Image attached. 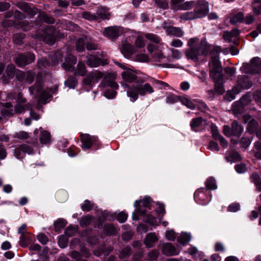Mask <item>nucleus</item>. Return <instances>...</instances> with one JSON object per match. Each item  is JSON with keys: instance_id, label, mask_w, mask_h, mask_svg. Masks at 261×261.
<instances>
[{"instance_id": "21", "label": "nucleus", "mask_w": 261, "mask_h": 261, "mask_svg": "<svg viewBox=\"0 0 261 261\" xmlns=\"http://www.w3.org/2000/svg\"><path fill=\"white\" fill-rule=\"evenodd\" d=\"M252 83L248 77L245 75L238 77V85L243 89H248L252 86Z\"/></svg>"}, {"instance_id": "26", "label": "nucleus", "mask_w": 261, "mask_h": 261, "mask_svg": "<svg viewBox=\"0 0 261 261\" xmlns=\"http://www.w3.org/2000/svg\"><path fill=\"white\" fill-rule=\"evenodd\" d=\"M58 87L55 86L54 90L46 89L44 90L40 94V100L43 102L46 101L48 98L51 97V93H54L57 91Z\"/></svg>"}, {"instance_id": "45", "label": "nucleus", "mask_w": 261, "mask_h": 261, "mask_svg": "<svg viewBox=\"0 0 261 261\" xmlns=\"http://www.w3.org/2000/svg\"><path fill=\"white\" fill-rule=\"evenodd\" d=\"M180 101L185 106L187 107L188 108L191 109H195V105L193 104V103L188 98L181 97L180 98Z\"/></svg>"}, {"instance_id": "6", "label": "nucleus", "mask_w": 261, "mask_h": 261, "mask_svg": "<svg viewBox=\"0 0 261 261\" xmlns=\"http://www.w3.org/2000/svg\"><path fill=\"white\" fill-rule=\"evenodd\" d=\"M35 55L31 53L25 54H19L15 56V62L20 67H23L26 65L31 64L35 60Z\"/></svg>"}, {"instance_id": "24", "label": "nucleus", "mask_w": 261, "mask_h": 261, "mask_svg": "<svg viewBox=\"0 0 261 261\" xmlns=\"http://www.w3.org/2000/svg\"><path fill=\"white\" fill-rule=\"evenodd\" d=\"M240 33L237 29H232L231 31H224L223 35V38L228 42H230L233 37H237Z\"/></svg>"}, {"instance_id": "60", "label": "nucleus", "mask_w": 261, "mask_h": 261, "mask_svg": "<svg viewBox=\"0 0 261 261\" xmlns=\"http://www.w3.org/2000/svg\"><path fill=\"white\" fill-rule=\"evenodd\" d=\"M37 239L43 245L46 244L48 241L47 236L41 233L38 234Z\"/></svg>"}, {"instance_id": "46", "label": "nucleus", "mask_w": 261, "mask_h": 261, "mask_svg": "<svg viewBox=\"0 0 261 261\" xmlns=\"http://www.w3.org/2000/svg\"><path fill=\"white\" fill-rule=\"evenodd\" d=\"M17 27L18 28L22 29L24 31H28L31 29V26L30 25L29 21L24 20L19 22Z\"/></svg>"}, {"instance_id": "23", "label": "nucleus", "mask_w": 261, "mask_h": 261, "mask_svg": "<svg viewBox=\"0 0 261 261\" xmlns=\"http://www.w3.org/2000/svg\"><path fill=\"white\" fill-rule=\"evenodd\" d=\"M157 240L158 238L154 233H149L146 235L144 239V244L146 247L150 248Z\"/></svg>"}, {"instance_id": "54", "label": "nucleus", "mask_w": 261, "mask_h": 261, "mask_svg": "<svg viewBox=\"0 0 261 261\" xmlns=\"http://www.w3.org/2000/svg\"><path fill=\"white\" fill-rule=\"evenodd\" d=\"M156 5L163 9H166L168 8V3L167 0H154Z\"/></svg>"}, {"instance_id": "39", "label": "nucleus", "mask_w": 261, "mask_h": 261, "mask_svg": "<svg viewBox=\"0 0 261 261\" xmlns=\"http://www.w3.org/2000/svg\"><path fill=\"white\" fill-rule=\"evenodd\" d=\"M251 178L256 185L257 190L261 191V179L259 176L257 174L254 173L251 175Z\"/></svg>"}, {"instance_id": "58", "label": "nucleus", "mask_w": 261, "mask_h": 261, "mask_svg": "<svg viewBox=\"0 0 261 261\" xmlns=\"http://www.w3.org/2000/svg\"><path fill=\"white\" fill-rule=\"evenodd\" d=\"M250 99L249 96H244L240 99L239 101L236 102V105L237 106L238 105L246 106L250 102Z\"/></svg>"}, {"instance_id": "12", "label": "nucleus", "mask_w": 261, "mask_h": 261, "mask_svg": "<svg viewBox=\"0 0 261 261\" xmlns=\"http://www.w3.org/2000/svg\"><path fill=\"white\" fill-rule=\"evenodd\" d=\"M162 253L167 256L176 255L179 254V251L175 247L170 243H165L161 247Z\"/></svg>"}, {"instance_id": "32", "label": "nucleus", "mask_w": 261, "mask_h": 261, "mask_svg": "<svg viewBox=\"0 0 261 261\" xmlns=\"http://www.w3.org/2000/svg\"><path fill=\"white\" fill-rule=\"evenodd\" d=\"M185 0H171L170 6L174 11L182 10V4Z\"/></svg>"}, {"instance_id": "25", "label": "nucleus", "mask_w": 261, "mask_h": 261, "mask_svg": "<svg viewBox=\"0 0 261 261\" xmlns=\"http://www.w3.org/2000/svg\"><path fill=\"white\" fill-rule=\"evenodd\" d=\"M33 236L27 233L21 235L19 240V245L22 247H26L32 241Z\"/></svg>"}, {"instance_id": "7", "label": "nucleus", "mask_w": 261, "mask_h": 261, "mask_svg": "<svg viewBox=\"0 0 261 261\" xmlns=\"http://www.w3.org/2000/svg\"><path fill=\"white\" fill-rule=\"evenodd\" d=\"M194 10L198 18L205 17L209 12V4L206 0H197Z\"/></svg>"}, {"instance_id": "9", "label": "nucleus", "mask_w": 261, "mask_h": 261, "mask_svg": "<svg viewBox=\"0 0 261 261\" xmlns=\"http://www.w3.org/2000/svg\"><path fill=\"white\" fill-rule=\"evenodd\" d=\"M126 90L127 96L130 98L131 101H136L139 97V92L137 84L129 86L127 84L122 85Z\"/></svg>"}, {"instance_id": "11", "label": "nucleus", "mask_w": 261, "mask_h": 261, "mask_svg": "<svg viewBox=\"0 0 261 261\" xmlns=\"http://www.w3.org/2000/svg\"><path fill=\"white\" fill-rule=\"evenodd\" d=\"M121 33V28L117 26L106 28L102 32V34L105 36L112 40L115 39Z\"/></svg>"}, {"instance_id": "18", "label": "nucleus", "mask_w": 261, "mask_h": 261, "mask_svg": "<svg viewBox=\"0 0 261 261\" xmlns=\"http://www.w3.org/2000/svg\"><path fill=\"white\" fill-rule=\"evenodd\" d=\"M16 6L31 17L34 16L37 13L36 8H31L27 3L19 2L17 3Z\"/></svg>"}, {"instance_id": "56", "label": "nucleus", "mask_w": 261, "mask_h": 261, "mask_svg": "<svg viewBox=\"0 0 261 261\" xmlns=\"http://www.w3.org/2000/svg\"><path fill=\"white\" fill-rule=\"evenodd\" d=\"M91 75H92L94 81L97 82L98 80L103 77L105 74L99 71H95L91 72Z\"/></svg>"}, {"instance_id": "64", "label": "nucleus", "mask_w": 261, "mask_h": 261, "mask_svg": "<svg viewBox=\"0 0 261 261\" xmlns=\"http://www.w3.org/2000/svg\"><path fill=\"white\" fill-rule=\"evenodd\" d=\"M240 210V204L238 203H233L229 205L227 210L231 212H236Z\"/></svg>"}, {"instance_id": "15", "label": "nucleus", "mask_w": 261, "mask_h": 261, "mask_svg": "<svg viewBox=\"0 0 261 261\" xmlns=\"http://www.w3.org/2000/svg\"><path fill=\"white\" fill-rule=\"evenodd\" d=\"M122 78L124 81L127 83H133L137 81V76L136 73L134 70L128 68L126 69L121 73Z\"/></svg>"}, {"instance_id": "31", "label": "nucleus", "mask_w": 261, "mask_h": 261, "mask_svg": "<svg viewBox=\"0 0 261 261\" xmlns=\"http://www.w3.org/2000/svg\"><path fill=\"white\" fill-rule=\"evenodd\" d=\"M38 18L39 20L48 23L52 24L55 22L54 18L53 17L47 15L43 12L39 13Z\"/></svg>"}, {"instance_id": "28", "label": "nucleus", "mask_w": 261, "mask_h": 261, "mask_svg": "<svg viewBox=\"0 0 261 261\" xmlns=\"http://www.w3.org/2000/svg\"><path fill=\"white\" fill-rule=\"evenodd\" d=\"M231 127L234 136H240L243 130L241 125L239 124L236 121L232 122Z\"/></svg>"}, {"instance_id": "61", "label": "nucleus", "mask_w": 261, "mask_h": 261, "mask_svg": "<svg viewBox=\"0 0 261 261\" xmlns=\"http://www.w3.org/2000/svg\"><path fill=\"white\" fill-rule=\"evenodd\" d=\"M136 60L141 62H147L149 61V58L146 55L139 54L136 56Z\"/></svg>"}, {"instance_id": "43", "label": "nucleus", "mask_w": 261, "mask_h": 261, "mask_svg": "<svg viewBox=\"0 0 261 261\" xmlns=\"http://www.w3.org/2000/svg\"><path fill=\"white\" fill-rule=\"evenodd\" d=\"M145 36L148 40L155 43H159L161 41V38L156 34L147 33Z\"/></svg>"}, {"instance_id": "36", "label": "nucleus", "mask_w": 261, "mask_h": 261, "mask_svg": "<svg viewBox=\"0 0 261 261\" xmlns=\"http://www.w3.org/2000/svg\"><path fill=\"white\" fill-rule=\"evenodd\" d=\"M191 240V236L187 233H182L177 239V242L182 245H185Z\"/></svg>"}, {"instance_id": "29", "label": "nucleus", "mask_w": 261, "mask_h": 261, "mask_svg": "<svg viewBox=\"0 0 261 261\" xmlns=\"http://www.w3.org/2000/svg\"><path fill=\"white\" fill-rule=\"evenodd\" d=\"M244 14L241 12H239L232 16L230 19V22L232 24H235L238 22H242L244 20Z\"/></svg>"}, {"instance_id": "62", "label": "nucleus", "mask_w": 261, "mask_h": 261, "mask_svg": "<svg viewBox=\"0 0 261 261\" xmlns=\"http://www.w3.org/2000/svg\"><path fill=\"white\" fill-rule=\"evenodd\" d=\"M183 42L178 39H174L170 43V45L173 47H181L183 45Z\"/></svg>"}, {"instance_id": "40", "label": "nucleus", "mask_w": 261, "mask_h": 261, "mask_svg": "<svg viewBox=\"0 0 261 261\" xmlns=\"http://www.w3.org/2000/svg\"><path fill=\"white\" fill-rule=\"evenodd\" d=\"M132 254L131 249L129 247L124 248L119 253V258L124 259L130 255Z\"/></svg>"}, {"instance_id": "8", "label": "nucleus", "mask_w": 261, "mask_h": 261, "mask_svg": "<svg viewBox=\"0 0 261 261\" xmlns=\"http://www.w3.org/2000/svg\"><path fill=\"white\" fill-rule=\"evenodd\" d=\"M81 140L82 143V148L83 149H88L91 147L92 144L97 143L98 138L97 137L92 136L88 134H83L81 135Z\"/></svg>"}, {"instance_id": "5", "label": "nucleus", "mask_w": 261, "mask_h": 261, "mask_svg": "<svg viewBox=\"0 0 261 261\" xmlns=\"http://www.w3.org/2000/svg\"><path fill=\"white\" fill-rule=\"evenodd\" d=\"M243 71L246 73H255L261 72V60L258 57L253 58L250 64H246L242 67Z\"/></svg>"}, {"instance_id": "59", "label": "nucleus", "mask_w": 261, "mask_h": 261, "mask_svg": "<svg viewBox=\"0 0 261 261\" xmlns=\"http://www.w3.org/2000/svg\"><path fill=\"white\" fill-rule=\"evenodd\" d=\"M236 88H233L232 91H228L226 95V99L231 101L235 98V95L239 92H236Z\"/></svg>"}, {"instance_id": "55", "label": "nucleus", "mask_w": 261, "mask_h": 261, "mask_svg": "<svg viewBox=\"0 0 261 261\" xmlns=\"http://www.w3.org/2000/svg\"><path fill=\"white\" fill-rule=\"evenodd\" d=\"M14 112L15 111L12 109H7L3 108L1 110V114L3 117H12L14 115Z\"/></svg>"}, {"instance_id": "51", "label": "nucleus", "mask_w": 261, "mask_h": 261, "mask_svg": "<svg viewBox=\"0 0 261 261\" xmlns=\"http://www.w3.org/2000/svg\"><path fill=\"white\" fill-rule=\"evenodd\" d=\"M92 217L90 216L83 217L80 221V225L82 227H85L90 225Z\"/></svg>"}, {"instance_id": "13", "label": "nucleus", "mask_w": 261, "mask_h": 261, "mask_svg": "<svg viewBox=\"0 0 261 261\" xmlns=\"http://www.w3.org/2000/svg\"><path fill=\"white\" fill-rule=\"evenodd\" d=\"M137 83L138 86L139 94L141 96H144L147 94H151L154 92L153 88L148 83H145L142 85L143 81L140 79L138 80Z\"/></svg>"}, {"instance_id": "35", "label": "nucleus", "mask_w": 261, "mask_h": 261, "mask_svg": "<svg viewBox=\"0 0 261 261\" xmlns=\"http://www.w3.org/2000/svg\"><path fill=\"white\" fill-rule=\"evenodd\" d=\"M87 38H80L76 43V49L78 51H82L84 50V45H86Z\"/></svg>"}, {"instance_id": "50", "label": "nucleus", "mask_w": 261, "mask_h": 261, "mask_svg": "<svg viewBox=\"0 0 261 261\" xmlns=\"http://www.w3.org/2000/svg\"><path fill=\"white\" fill-rule=\"evenodd\" d=\"M15 66L13 65H9L6 68V74L9 78L12 79L15 74Z\"/></svg>"}, {"instance_id": "4", "label": "nucleus", "mask_w": 261, "mask_h": 261, "mask_svg": "<svg viewBox=\"0 0 261 261\" xmlns=\"http://www.w3.org/2000/svg\"><path fill=\"white\" fill-rule=\"evenodd\" d=\"M35 38L45 42L49 45L53 44L56 39V32L54 27H49L46 28L42 34L37 33L35 35Z\"/></svg>"}, {"instance_id": "1", "label": "nucleus", "mask_w": 261, "mask_h": 261, "mask_svg": "<svg viewBox=\"0 0 261 261\" xmlns=\"http://www.w3.org/2000/svg\"><path fill=\"white\" fill-rule=\"evenodd\" d=\"M187 45L189 48L185 52L186 58L197 62L199 57L201 56L206 55L210 50V45L205 40L199 41L197 37L192 38L189 40Z\"/></svg>"}, {"instance_id": "10", "label": "nucleus", "mask_w": 261, "mask_h": 261, "mask_svg": "<svg viewBox=\"0 0 261 261\" xmlns=\"http://www.w3.org/2000/svg\"><path fill=\"white\" fill-rule=\"evenodd\" d=\"M116 78V74L114 73H107L105 74L103 79L101 83V86L105 87L107 86L112 88L117 89L118 88V85L114 80Z\"/></svg>"}, {"instance_id": "38", "label": "nucleus", "mask_w": 261, "mask_h": 261, "mask_svg": "<svg viewBox=\"0 0 261 261\" xmlns=\"http://www.w3.org/2000/svg\"><path fill=\"white\" fill-rule=\"evenodd\" d=\"M205 186L208 190H213L217 188L215 180L214 178L210 177L205 181Z\"/></svg>"}, {"instance_id": "52", "label": "nucleus", "mask_w": 261, "mask_h": 261, "mask_svg": "<svg viewBox=\"0 0 261 261\" xmlns=\"http://www.w3.org/2000/svg\"><path fill=\"white\" fill-rule=\"evenodd\" d=\"M196 2L193 1H187L183 3L182 10H189L195 6Z\"/></svg>"}, {"instance_id": "19", "label": "nucleus", "mask_w": 261, "mask_h": 261, "mask_svg": "<svg viewBox=\"0 0 261 261\" xmlns=\"http://www.w3.org/2000/svg\"><path fill=\"white\" fill-rule=\"evenodd\" d=\"M42 82V79L40 77L39 74H38L37 75L36 81L34 85L30 87L29 88L30 94H34L35 91H36L38 93H40L41 91L43 88Z\"/></svg>"}, {"instance_id": "22", "label": "nucleus", "mask_w": 261, "mask_h": 261, "mask_svg": "<svg viewBox=\"0 0 261 261\" xmlns=\"http://www.w3.org/2000/svg\"><path fill=\"white\" fill-rule=\"evenodd\" d=\"M95 15L96 20L109 19L110 18V14L108 12V10L103 8L98 9Z\"/></svg>"}, {"instance_id": "20", "label": "nucleus", "mask_w": 261, "mask_h": 261, "mask_svg": "<svg viewBox=\"0 0 261 261\" xmlns=\"http://www.w3.org/2000/svg\"><path fill=\"white\" fill-rule=\"evenodd\" d=\"M31 108L32 105L30 103H16L14 107V111L16 114H20Z\"/></svg>"}, {"instance_id": "27", "label": "nucleus", "mask_w": 261, "mask_h": 261, "mask_svg": "<svg viewBox=\"0 0 261 261\" xmlns=\"http://www.w3.org/2000/svg\"><path fill=\"white\" fill-rule=\"evenodd\" d=\"M180 18L184 21L198 19L194 11L184 13L180 16Z\"/></svg>"}, {"instance_id": "41", "label": "nucleus", "mask_w": 261, "mask_h": 261, "mask_svg": "<svg viewBox=\"0 0 261 261\" xmlns=\"http://www.w3.org/2000/svg\"><path fill=\"white\" fill-rule=\"evenodd\" d=\"M35 73L33 71H28L25 72V82L30 84L33 82L35 79Z\"/></svg>"}, {"instance_id": "42", "label": "nucleus", "mask_w": 261, "mask_h": 261, "mask_svg": "<svg viewBox=\"0 0 261 261\" xmlns=\"http://www.w3.org/2000/svg\"><path fill=\"white\" fill-rule=\"evenodd\" d=\"M151 58L154 62H161L165 58V56L162 51L158 50L152 54Z\"/></svg>"}, {"instance_id": "53", "label": "nucleus", "mask_w": 261, "mask_h": 261, "mask_svg": "<svg viewBox=\"0 0 261 261\" xmlns=\"http://www.w3.org/2000/svg\"><path fill=\"white\" fill-rule=\"evenodd\" d=\"M181 96H176L174 94H170L167 97L166 102L169 103H173L178 101H180Z\"/></svg>"}, {"instance_id": "2", "label": "nucleus", "mask_w": 261, "mask_h": 261, "mask_svg": "<svg viewBox=\"0 0 261 261\" xmlns=\"http://www.w3.org/2000/svg\"><path fill=\"white\" fill-rule=\"evenodd\" d=\"M221 51L220 46H215L211 52V60L209 62L210 76L214 81L219 82L222 78V67L219 60V54Z\"/></svg>"}, {"instance_id": "16", "label": "nucleus", "mask_w": 261, "mask_h": 261, "mask_svg": "<svg viewBox=\"0 0 261 261\" xmlns=\"http://www.w3.org/2000/svg\"><path fill=\"white\" fill-rule=\"evenodd\" d=\"M163 27L169 35L174 36L176 37H181L184 35V32L180 28L168 26L165 22L163 24Z\"/></svg>"}, {"instance_id": "30", "label": "nucleus", "mask_w": 261, "mask_h": 261, "mask_svg": "<svg viewBox=\"0 0 261 261\" xmlns=\"http://www.w3.org/2000/svg\"><path fill=\"white\" fill-rule=\"evenodd\" d=\"M100 60L94 56L90 55L87 61V64L90 67H97L100 65Z\"/></svg>"}, {"instance_id": "49", "label": "nucleus", "mask_w": 261, "mask_h": 261, "mask_svg": "<svg viewBox=\"0 0 261 261\" xmlns=\"http://www.w3.org/2000/svg\"><path fill=\"white\" fill-rule=\"evenodd\" d=\"M202 119L200 117L193 119L190 124L192 129L194 130L195 128L200 126L202 123Z\"/></svg>"}, {"instance_id": "3", "label": "nucleus", "mask_w": 261, "mask_h": 261, "mask_svg": "<svg viewBox=\"0 0 261 261\" xmlns=\"http://www.w3.org/2000/svg\"><path fill=\"white\" fill-rule=\"evenodd\" d=\"M76 62V58L72 55L69 54L65 58V62L62 64L63 68L67 71H74L75 75L84 76L87 72L85 65L79 62L76 69H74V65Z\"/></svg>"}, {"instance_id": "57", "label": "nucleus", "mask_w": 261, "mask_h": 261, "mask_svg": "<svg viewBox=\"0 0 261 261\" xmlns=\"http://www.w3.org/2000/svg\"><path fill=\"white\" fill-rule=\"evenodd\" d=\"M170 50L171 51V57L175 59L179 60L181 58L182 53L178 49L170 48Z\"/></svg>"}, {"instance_id": "48", "label": "nucleus", "mask_w": 261, "mask_h": 261, "mask_svg": "<svg viewBox=\"0 0 261 261\" xmlns=\"http://www.w3.org/2000/svg\"><path fill=\"white\" fill-rule=\"evenodd\" d=\"M104 230L109 235L114 234L116 232V228L111 224L105 225Z\"/></svg>"}, {"instance_id": "44", "label": "nucleus", "mask_w": 261, "mask_h": 261, "mask_svg": "<svg viewBox=\"0 0 261 261\" xmlns=\"http://www.w3.org/2000/svg\"><path fill=\"white\" fill-rule=\"evenodd\" d=\"M25 37V34L23 33H16L13 37V41L18 44L23 43V40Z\"/></svg>"}, {"instance_id": "47", "label": "nucleus", "mask_w": 261, "mask_h": 261, "mask_svg": "<svg viewBox=\"0 0 261 261\" xmlns=\"http://www.w3.org/2000/svg\"><path fill=\"white\" fill-rule=\"evenodd\" d=\"M224 82L223 76H222V78L221 79L220 81H214L215 83V89L220 94L223 93L224 90L222 86V83Z\"/></svg>"}, {"instance_id": "63", "label": "nucleus", "mask_w": 261, "mask_h": 261, "mask_svg": "<svg viewBox=\"0 0 261 261\" xmlns=\"http://www.w3.org/2000/svg\"><path fill=\"white\" fill-rule=\"evenodd\" d=\"M82 16L86 19L89 20H96L95 14H92L89 12H84L82 13Z\"/></svg>"}, {"instance_id": "14", "label": "nucleus", "mask_w": 261, "mask_h": 261, "mask_svg": "<svg viewBox=\"0 0 261 261\" xmlns=\"http://www.w3.org/2000/svg\"><path fill=\"white\" fill-rule=\"evenodd\" d=\"M25 153L28 154L33 153V148L28 145H21L14 150V155L17 159H20L23 157L22 154Z\"/></svg>"}, {"instance_id": "17", "label": "nucleus", "mask_w": 261, "mask_h": 261, "mask_svg": "<svg viewBox=\"0 0 261 261\" xmlns=\"http://www.w3.org/2000/svg\"><path fill=\"white\" fill-rule=\"evenodd\" d=\"M121 51L125 58H129L135 53L137 52V50L135 46L132 45L128 42H124L121 48Z\"/></svg>"}, {"instance_id": "37", "label": "nucleus", "mask_w": 261, "mask_h": 261, "mask_svg": "<svg viewBox=\"0 0 261 261\" xmlns=\"http://www.w3.org/2000/svg\"><path fill=\"white\" fill-rule=\"evenodd\" d=\"M94 206L93 202L89 200H86L82 204L81 208L83 211L89 212L93 209Z\"/></svg>"}, {"instance_id": "34", "label": "nucleus", "mask_w": 261, "mask_h": 261, "mask_svg": "<svg viewBox=\"0 0 261 261\" xmlns=\"http://www.w3.org/2000/svg\"><path fill=\"white\" fill-rule=\"evenodd\" d=\"M40 140L41 143L43 144L49 143L50 142V135L49 133L45 130L43 131L41 133Z\"/></svg>"}, {"instance_id": "33", "label": "nucleus", "mask_w": 261, "mask_h": 261, "mask_svg": "<svg viewBox=\"0 0 261 261\" xmlns=\"http://www.w3.org/2000/svg\"><path fill=\"white\" fill-rule=\"evenodd\" d=\"M67 222L63 219H59L55 222L54 225L56 231H59L63 229L66 225Z\"/></svg>"}]
</instances>
